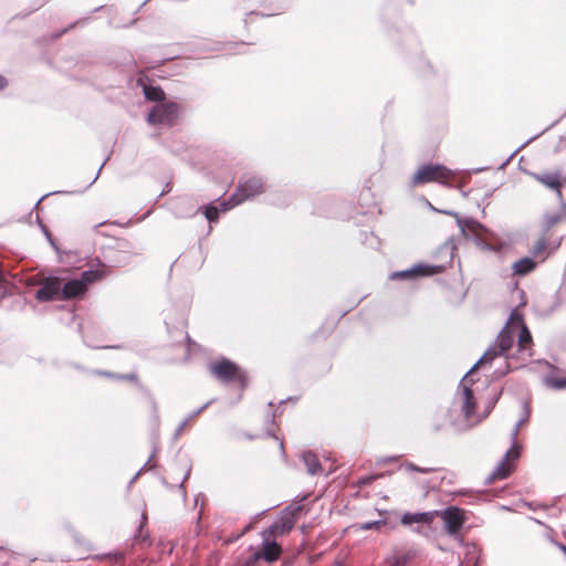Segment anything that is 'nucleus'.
Wrapping results in <instances>:
<instances>
[{"instance_id": "26", "label": "nucleus", "mask_w": 566, "mask_h": 566, "mask_svg": "<svg viewBox=\"0 0 566 566\" xmlns=\"http://www.w3.org/2000/svg\"><path fill=\"white\" fill-rule=\"evenodd\" d=\"M302 509H303V505L301 504V501H298V502H294L291 505H289L287 507H285L282 513L289 517H295V520H296L297 515L302 511Z\"/></svg>"}, {"instance_id": "3", "label": "nucleus", "mask_w": 566, "mask_h": 566, "mask_svg": "<svg viewBox=\"0 0 566 566\" xmlns=\"http://www.w3.org/2000/svg\"><path fill=\"white\" fill-rule=\"evenodd\" d=\"M209 371L214 378L224 384L237 381L244 386L247 381L241 368L228 358H221L209 364Z\"/></svg>"}, {"instance_id": "17", "label": "nucleus", "mask_w": 566, "mask_h": 566, "mask_svg": "<svg viewBox=\"0 0 566 566\" xmlns=\"http://www.w3.org/2000/svg\"><path fill=\"white\" fill-rule=\"evenodd\" d=\"M512 326L518 328V333H516L517 346L520 352H526L531 349L532 345V335L530 329L521 323H512Z\"/></svg>"}, {"instance_id": "20", "label": "nucleus", "mask_w": 566, "mask_h": 566, "mask_svg": "<svg viewBox=\"0 0 566 566\" xmlns=\"http://www.w3.org/2000/svg\"><path fill=\"white\" fill-rule=\"evenodd\" d=\"M413 557L415 553L412 552L397 553L388 558L387 563L388 566H406Z\"/></svg>"}, {"instance_id": "11", "label": "nucleus", "mask_w": 566, "mask_h": 566, "mask_svg": "<svg viewBox=\"0 0 566 566\" xmlns=\"http://www.w3.org/2000/svg\"><path fill=\"white\" fill-rule=\"evenodd\" d=\"M437 266H430L424 264H417L411 269L405 271L394 272L389 275V279L392 281L396 280H415L419 276H428L437 273Z\"/></svg>"}, {"instance_id": "9", "label": "nucleus", "mask_w": 566, "mask_h": 566, "mask_svg": "<svg viewBox=\"0 0 566 566\" xmlns=\"http://www.w3.org/2000/svg\"><path fill=\"white\" fill-rule=\"evenodd\" d=\"M281 552V547L275 542V537L271 536L265 532H262V551L255 553L254 558H263L264 560L272 563L280 557Z\"/></svg>"}, {"instance_id": "7", "label": "nucleus", "mask_w": 566, "mask_h": 566, "mask_svg": "<svg viewBox=\"0 0 566 566\" xmlns=\"http://www.w3.org/2000/svg\"><path fill=\"white\" fill-rule=\"evenodd\" d=\"M35 297L42 302L52 301V300H63L60 279H57V277L44 279L41 282L40 287L38 289V291L35 293Z\"/></svg>"}, {"instance_id": "30", "label": "nucleus", "mask_w": 566, "mask_h": 566, "mask_svg": "<svg viewBox=\"0 0 566 566\" xmlns=\"http://www.w3.org/2000/svg\"><path fill=\"white\" fill-rule=\"evenodd\" d=\"M385 524H386V522L384 520H378V521L361 523L359 525V528L363 531L379 530Z\"/></svg>"}, {"instance_id": "2", "label": "nucleus", "mask_w": 566, "mask_h": 566, "mask_svg": "<svg viewBox=\"0 0 566 566\" xmlns=\"http://www.w3.org/2000/svg\"><path fill=\"white\" fill-rule=\"evenodd\" d=\"M523 408L525 411L524 417L517 421V423L515 424V427L511 433V437L513 440V446L511 447V449H509L506 451V453L504 454V457L502 458L500 463L496 465V468L491 473V475H490L491 480H503V479L507 478L513 470V462L516 461L520 457V448L515 443V441L518 436L520 427L530 417V408H528L527 402H525V401L523 402Z\"/></svg>"}, {"instance_id": "23", "label": "nucleus", "mask_w": 566, "mask_h": 566, "mask_svg": "<svg viewBox=\"0 0 566 566\" xmlns=\"http://www.w3.org/2000/svg\"><path fill=\"white\" fill-rule=\"evenodd\" d=\"M465 558L468 562H473L478 564L480 558V549L475 544H465Z\"/></svg>"}, {"instance_id": "25", "label": "nucleus", "mask_w": 566, "mask_h": 566, "mask_svg": "<svg viewBox=\"0 0 566 566\" xmlns=\"http://www.w3.org/2000/svg\"><path fill=\"white\" fill-rule=\"evenodd\" d=\"M224 203H226V201H224ZM227 203H230V205H231V203H232L231 199H230L229 201H227ZM222 205H223V202L220 205V208H218V207H213V206H208V207L206 208V217H207V219H208L210 222H214V221H217V220H218L219 211L224 212V211L222 210V208H223V206H222Z\"/></svg>"}, {"instance_id": "24", "label": "nucleus", "mask_w": 566, "mask_h": 566, "mask_svg": "<svg viewBox=\"0 0 566 566\" xmlns=\"http://www.w3.org/2000/svg\"><path fill=\"white\" fill-rule=\"evenodd\" d=\"M210 402H207L205 403L202 407H200L198 410H196L195 412L190 413L179 426L178 428L176 429L175 431V438H178L181 432L184 431L185 427L187 426V423L193 419L196 416H198L202 410H205L208 406H209Z\"/></svg>"}, {"instance_id": "18", "label": "nucleus", "mask_w": 566, "mask_h": 566, "mask_svg": "<svg viewBox=\"0 0 566 566\" xmlns=\"http://www.w3.org/2000/svg\"><path fill=\"white\" fill-rule=\"evenodd\" d=\"M108 270L106 268L96 269V270H88L82 273L81 275V282H84V286L87 289V286L103 277H105L108 274Z\"/></svg>"}, {"instance_id": "13", "label": "nucleus", "mask_w": 566, "mask_h": 566, "mask_svg": "<svg viewBox=\"0 0 566 566\" xmlns=\"http://www.w3.org/2000/svg\"><path fill=\"white\" fill-rule=\"evenodd\" d=\"M295 525V517H289L285 514H281L277 522L263 532L270 534L273 537L289 534Z\"/></svg>"}, {"instance_id": "27", "label": "nucleus", "mask_w": 566, "mask_h": 566, "mask_svg": "<svg viewBox=\"0 0 566 566\" xmlns=\"http://www.w3.org/2000/svg\"><path fill=\"white\" fill-rule=\"evenodd\" d=\"M560 220H562V217L558 213L546 214L544 217L545 230H549L552 227L557 224Z\"/></svg>"}, {"instance_id": "6", "label": "nucleus", "mask_w": 566, "mask_h": 566, "mask_svg": "<svg viewBox=\"0 0 566 566\" xmlns=\"http://www.w3.org/2000/svg\"><path fill=\"white\" fill-rule=\"evenodd\" d=\"M264 187L263 182L259 178H249L244 182L240 184L238 191L232 196L231 201L232 203H223V211H228L229 209L235 207L237 205L243 202L244 200H248L250 198H253L254 196L263 192Z\"/></svg>"}, {"instance_id": "16", "label": "nucleus", "mask_w": 566, "mask_h": 566, "mask_svg": "<svg viewBox=\"0 0 566 566\" xmlns=\"http://www.w3.org/2000/svg\"><path fill=\"white\" fill-rule=\"evenodd\" d=\"M300 458L310 475H317L322 473V464L315 453L312 451H304L301 453Z\"/></svg>"}, {"instance_id": "4", "label": "nucleus", "mask_w": 566, "mask_h": 566, "mask_svg": "<svg viewBox=\"0 0 566 566\" xmlns=\"http://www.w3.org/2000/svg\"><path fill=\"white\" fill-rule=\"evenodd\" d=\"M452 177V171L442 165H424L417 170L411 182L413 186L427 182L447 184Z\"/></svg>"}, {"instance_id": "10", "label": "nucleus", "mask_w": 566, "mask_h": 566, "mask_svg": "<svg viewBox=\"0 0 566 566\" xmlns=\"http://www.w3.org/2000/svg\"><path fill=\"white\" fill-rule=\"evenodd\" d=\"M442 213L452 216L455 218L457 224L460 228L461 233L464 237H482L486 231L485 228L473 219H462L457 212L453 211H441Z\"/></svg>"}, {"instance_id": "1", "label": "nucleus", "mask_w": 566, "mask_h": 566, "mask_svg": "<svg viewBox=\"0 0 566 566\" xmlns=\"http://www.w3.org/2000/svg\"><path fill=\"white\" fill-rule=\"evenodd\" d=\"M522 321H506L505 326L497 335L496 342L491 345L483 356L467 371L461 379L458 390L454 395L452 406L447 412L448 422L455 432H465L478 423H480L493 408L495 401L490 405L484 416L480 417L475 412V398L472 389V374L478 368H486L494 360L505 355L510 350L516 339L518 328L512 326V323H521Z\"/></svg>"}, {"instance_id": "19", "label": "nucleus", "mask_w": 566, "mask_h": 566, "mask_svg": "<svg viewBox=\"0 0 566 566\" xmlns=\"http://www.w3.org/2000/svg\"><path fill=\"white\" fill-rule=\"evenodd\" d=\"M535 268V262L530 258H524L518 261H516L513 264V272L517 275H525L533 271Z\"/></svg>"}, {"instance_id": "15", "label": "nucleus", "mask_w": 566, "mask_h": 566, "mask_svg": "<svg viewBox=\"0 0 566 566\" xmlns=\"http://www.w3.org/2000/svg\"><path fill=\"white\" fill-rule=\"evenodd\" d=\"M62 290V298H73L83 295L86 292V287L84 286V282H81L80 279L71 280L64 284Z\"/></svg>"}, {"instance_id": "5", "label": "nucleus", "mask_w": 566, "mask_h": 566, "mask_svg": "<svg viewBox=\"0 0 566 566\" xmlns=\"http://www.w3.org/2000/svg\"><path fill=\"white\" fill-rule=\"evenodd\" d=\"M179 117V106L176 103L168 102L154 106L147 120L151 125L172 126Z\"/></svg>"}, {"instance_id": "38", "label": "nucleus", "mask_w": 566, "mask_h": 566, "mask_svg": "<svg viewBox=\"0 0 566 566\" xmlns=\"http://www.w3.org/2000/svg\"><path fill=\"white\" fill-rule=\"evenodd\" d=\"M265 434H266L268 437H274V434H273L272 430H266Z\"/></svg>"}, {"instance_id": "39", "label": "nucleus", "mask_w": 566, "mask_h": 566, "mask_svg": "<svg viewBox=\"0 0 566 566\" xmlns=\"http://www.w3.org/2000/svg\"><path fill=\"white\" fill-rule=\"evenodd\" d=\"M280 449H281L282 453L284 454L285 452H284V446H283L282 441L280 442Z\"/></svg>"}, {"instance_id": "40", "label": "nucleus", "mask_w": 566, "mask_h": 566, "mask_svg": "<svg viewBox=\"0 0 566 566\" xmlns=\"http://www.w3.org/2000/svg\"><path fill=\"white\" fill-rule=\"evenodd\" d=\"M560 548L563 549V552H564V553H565V555H566V547L562 545V546H560Z\"/></svg>"}, {"instance_id": "21", "label": "nucleus", "mask_w": 566, "mask_h": 566, "mask_svg": "<svg viewBox=\"0 0 566 566\" xmlns=\"http://www.w3.org/2000/svg\"><path fill=\"white\" fill-rule=\"evenodd\" d=\"M144 93L149 101H161L165 96L164 91L160 87L145 86Z\"/></svg>"}, {"instance_id": "37", "label": "nucleus", "mask_w": 566, "mask_h": 566, "mask_svg": "<svg viewBox=\"0 0 566 566\" xmlns=\"http://www.w3.org/2000/svg\"><path fill=\"white\" fill-rule=\"evenodd\" d=\"M509 318L514 319V318H520V316H518L515 312H513V313L510 315V317H509Z\"/></svg>"}, {"instance_id": "12", "label": "nucleus", "mask_w": 566, "mask_h": 566, "mask_svg": "<svg viewBox=\"0 0 566 566\" xmlns=\"http://www.w3.org/2000/svg\"><path fill=\"white\" fill-rule=\"evenodd\" d=\"M532 176L545 187L555 190L558 197L562 196L560 187L566 182V178H562L558 172L533 174Z\"/></svg>"}, {"instance_id": "28", "label": "nucleus", "mask_w": 566, "mask_h": 566, "mask_svg": "<svg viewBox=\"0 0 566 566\" xmlns=\"http://www.w3.org/2000/svg\"><path fill=\"white\" fill-rule=\"evenodd\" d=\"M510 371V365L507 363V359L506 357L502 360L501 365L499 366V368H496L492 376L494 378H501L503 376H505L507 373Z\"/></svg>"}, {"instance_id": "34", "label": "nucleus", "mask_w": 566, "mask_h": 566, "mask_svg": "<svg viewBox=\"0 0 566 566\" xmlns=\"http://www.w3.org/2000/svg\"><path fill=\"white\" fill-rule=\"evenodd\" d=\"M6 85H7V81H6V78H4V77H2V76H0V90H1V88H3V87H6Z\"/></svg>"}, {"instance_id": "32", "label": "nucleus", "mask_w": 566, "mask_h": 566, "mask_svg": "<svg viewBox=\"0 0 566 566\" xmlns=\"http://www.w3.org/2000/svg\"><path fill=\"white\" fill-rule=\"evenodd\" d=\"M184 340L187 343L188 347L192 345L191 339L187 332L184 333Z\"/></svg>"}, {"instance_id": "35", "label": "nucleus", "mask_w": 566, "mask_h": 566, "mask_svg": "<svg viewBox=\"0 0 566 566\" xmlns=\"http://www.w3.org/2000/svg\"><path fill=\"white\" fill-rule=\"evenodd\" d=\"M274 419H275V413H274V412H272L271 415H269V421H270L271 423H274Z\"/></svg>"}, {"instance_id": "22", "label": "nucleus", "mask_w": 566, "mask_h": 566, "mask_svg": "<svg viewBox=\"0 0 566 566\" xmlns=\"http://www.w3.org/2000/svg\"><path fill=\"white\" fill-rule=\"evenodd\" d=\"M546 386L560 390L566 388V376L565 377H546L544 379Z\"/></svg>"}, {"instance_id": "31", "label": "nucleus", "mask_w": 566, "mask_h": 566, "mask_svg": "<svg viewBox=\"0 0 566 566\" xmlns=\"http://www.w3.org/2000/svg\"><path fill=\"white\" fill-rule=\"evenodd\" d=\"M94 374L101 375V376H106V377L118 378V379H125V380H136V376L134 374H129V375H115V374H112V373H108V371H102V370H96V371H94Z\"/></svg>"}, {"instance_id": "14", "label": "nucleus", "mask_w": 566, "mask_h": 566, "mask_svg": "<svg viewBox=\"0 0 566 566\" xmlns=\"http://www.w3.org/2000/svg\"><path fill=\"white\" fill-rule=\"evenodd\" d=\"M436 513H438V511L422 512V513H405L401 517V523L403 525H412V524L429 525L432 522Z\"/></svg>"}, {"instance_id": "29", "label": "nucleus", "mask_w": 566, "mask_h": 566, "mask_svg": "<svg viewBox=\"0 0 566 566\" xmlns=\"http://www.w3.org/2000/svg\"><path fill=\"white\" fill-rule=\"evenodd\" d=\"M545 248H546V240L544 238H542L535 243V245L533 248L534 255L541 256L544 260L545 259V255H544Z\"/></svg>"}, {"instance_id": "8", "label": "nucleus", "mask_w": 566, "mask_h": 566, "mask_svg": "<svg viewBox=\"0 0 566 566\" xmlns=\"http://www.w3.org/2000/svg\"><path fill=\"white\" fill-rule=\"evenodd\" d=\"M436 515L441 516L444 528L450 535H455L463 525V514L458 507H448L444 511L436 513Z\"/></svg>"}, {"instance_id": "33", "label": "nucleus", "mask_w": 566, "mask_h": 566, "mask_svg": "<svg viewBox=\"0 0 566 566\" xmlns=\"http://www.w3.org/2000/svg\"><path fill=\"white\" fill-rule=\"evenodd\" d=\"M408 468H409V469H411V470H413V471H418V472H422V473L428 472V470L417 468V467H415V465H412V464H410Z\"/></svg>"}, {"instance_id": "41", "label": "nucleus", "mask_w": 566, "mask_h": 566, "mask_svg": "<svg viewBox=\"0 0 566 566\" xmlns=\"http://www.w3.org/2000/svg\"><path fill=\"white\" fill-rule=\"evenodd\" d=\"M472 566H478V565L474 563V565H472Z\"/></svg>"}, {"instance_id": "36", "label": "nucleus", "mask_w": 566, "mask_h": 566, "mask_svg": "<svg viewBox=\"0 0 566 566\" xmlns=\"http://www.w3.org/2000/svg\"><path fill=\"white\" fill-rule=\"evenodd\" d=\"M139 474H140V471H138V472L134 475V478L130 480V484H132V483H134V482L137 480V478H138V475H139Z\"/></svg>"}]
</instances>
